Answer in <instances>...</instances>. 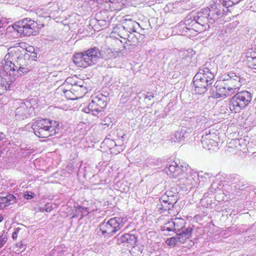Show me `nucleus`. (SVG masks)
<instances>
[{"label": "nucleus", "instance_id": "nucleus-12", "mask_svg": "<svg viewBox=\"0 0 256 256\" xmlns=\"http://www.w3.org/2000/svg\"><path fill=\"white\" fill-rule=\"evenodd\" d=\"M226 86L224 81H217L210 90L211 96L214 98H225Z\"/></svg>", "mask_w": 256, "mask_h": 256}, {"label": "nucleus", "instance_id": "nucleus-42", "mask_svg": "<svg viewBox=\"0 0 256 256\" xmlns=\"http://www.w3.org/2000/svg\"><path fill=\"white\" fill-rule=\"evenodd\" d=\"M33 55L32 56L33 58H36V53H33Z\"/></svg>", "mask_w": 256, "mask_h": 256}, {"label": "nucleus", "instance_id": "nucleus-46", "mask_svg": "<svg viewBox=\"0 0 256 256\" xmlns=\"http://www.w3.org/2000/svg\"><path fill=\"white\" fill-rule=\"evenodd\" d=\"M254 52L256 53V47L254 48Z\"/></svg>", "mask_w": 256, "mask_h": 256}, {"label": "nucleus", "instance_id": "nucleus-19", "mask_svg": "<svg viewBox=\"0 0 256 256\" xmlns=\"http://www.w3.org/2000/svg\"><path fill=\"white\" fill-rule=\"evenodd\" d=\"M16 200V197L12 194H8L5 196H0V209L14 204Z\"/></svg>", "mask_w": 256, "mask_h": 256}, {"label": "nucleus", "instance_id": "nucleus-24", "mask_svg": "<svg viewBox=\"0 0 256 256\" xmlns=\"http://www.w3.org/2000/svg\"><path fill=\"white\" fill-rule=\"evenodd\" d=\"M199 176V175L190 172L186 177V184L193 186L196 183V179Z\"/></svg>", "mask_w": 256, "mask_h": 256}, {"label": "nucleus", "instance_id": "nucleus-20", "mask_svg": "<svg viewBox=\"0 0 256 256\" xmlns=\"http://www.w3.org/2000/svg\"><path fill=\"white\" fill-rule=\"evenodd\" d=\"M196 18V23L198 24V28H200V26H202V30H205L206 28V26L208 28L210 27L209 24H210V20L206 16H199L198 15L194 16Z\"/></svg>", "mask_w": 256, "mask_h": 256}, {"label": "nucleus", "instance_id": "nucleus-45", "mask_svg": "<svg viewBox=\"0 0 256 256\" xmlns=\"http://www.w3.org/2000/svg\"><path fill=\"white\" fill-rule=\"evenodd\" d=\"M252 59H253L254 60H255V59H256V56H254V57H252Z\"/></svg>", "mask_w": 256, "mask_h": 256}, {"label": "nucleus", "instance_id": "nucleus-28", "mask_svg": "<svg viewBox=\"0 0 256 256\" xmlns=\"http://www.w3.org/2000/svg\"><path fill=\"white\" fill-rule=\"evenodd\" d=\"M197 15L202 16H206L210 20V14L208 8L202 9L200 12L197 13Z\"/></svg>", "mask_w": 256, "mask_h": 256}, {"label": "nucleus", "instance_id": "nucleus-40", "mask_svg": "<svg viewBox=\"0 0 256 256\" xmlns=\"http://www.w3.org/2000/svg\"><path fill=\"white\" fill-rule=\"evenodd\" d=\"M20 248H23L24 247V244H22V242L18 246Z\"/></svg>", "mask_w": 256, "mask_h": 256}, {"label": "nucleus", "instance_id": "nucleus-41", "mask_svg": "<svg viewBox=\"0 0 256 256\" xmlns=\"http://www.w3.org/2000/svg\"><path fill=\"white\" fill-rule=\"evenodd\" d=\"M149 234H150V236H154V235H155L154 232H150V233H149Z\"/></svg>", "mask_w": 256, "mask_h": 256}, {"label": "nucleus", "instance_id": "nucleus-43", "mask_svg": "<svg viewBox=\"0 0 256 256\" xmlns=\"http://www.w3.org/2000/svg\"><path fill=\"white\" fill-rule=\"evenodd\" d=\"M22 107H20V108H18L16 110H17V112H20V109L22 108Z\"/></svg>", "mask_w": 256, "mask_h": 256}, {"label": "nucleus", "instance_id": "nucleus-3", "mask_svg": "<svg viewBox=\"0 0 256 256\" xmlns=\"http://www.w3.org/2000/svg\"><path fill=\"white\" fill-rule=\"evenodd\" d=\"M209 66L210 63H206L193 78V85L198 94L205 93L214 82V72Z\"/></svg>", "mask_w": 256, "mask_h": 256}, {"label": "nucleus", "instance_id": "nucleus-37", "mask_svg": "<svg viewBox=\"0 0 256 256\" xmlns=\"http://www.w3.org/2000/svg\"><path fill=\"white\" fill-rule=\"evenodd\" d=\"M154 96L153 94L148 92L147 94L145 96L144 98H148L150 100L151 98H153Z\"/></svg>", "mask_w": 256, "mask_h": 256}, {"label": "nucleus", "instance_id": "nucleus-21", "mask_svg": "<svg viewBox=\"0 0 256 256\" xmlns=\"http://www.w3.org/2000/svg\"><path fill=\"white\" fill-rule=\"evenodd\" d=\"M180 59L178 60V67L186 66L188 65L191 58L188 54H185L184 52H180Z\"/></svg>", "mask_w": 256, "mask_h": 256}, {"label": "nucleus", "instance_id": "nucleus-7", "mask_svg": "<svg viewBox=\"0 0 256 256\" xmlns=\"http://www.w3.org/2000/svg\"><path fill=\"white\" fill-rule=\"evenodd\" d=\"M252 100V94L248 91L237 92L230 99L228 104L229 108L232 112H239L250 102Z\"/></svg>", "mask_w": 256, "mask_h": 256}, {"label": "nucleus", "instance_id": "nucleus-4", "mask_svg": "<svg viewBox=\"0 0 256 256\" xmlns=\"http://www.w3.org/2000/svg\"><path fill=\"white\" fill-rule=\"evenodd\" d=\"M32 128L38 137L47 138L60 132V124L56 121L40 119L34 122Z\"/></svg>", "mask_w": 256, "mask_h": 256}, {"label": "nucleus", "instance_id": "nucleus-23", "mask_svg": "<svg viewBox=\"0 0 256 256\" xmlns=\"http://www.w3.org/2000/svg\"><path fill=\"white\" fill-rule=\"evenodd\" d=\"M8 82L2 76H0V95L4 93L6 90L13 88L14 86L12 82L8 84Z\"/></svg>", "mask_w": 256, "mask_h": 256}, {"label": "nucleus", "instance_id": "nucleus-31", "mask_svg": "<svg viewBox=\"0 0 256 256\" xmlns=\"http://www.w3.org/2000/svg\"><path fill=\"white\" fill-rule=\"evenodd\" d=\"M35 194L34 192H26L24 194V198L27 200H30L33 198Z\"/></svg>", "mask_w": 256, "mask_h": 256}, {"label": "nucleus", "instance_id": "nucleus-8", "mask_svg": "<svg viewBox=\"0 0 256 256\" xmlns=\"http://www.w3.org/2000/svg\"><path fill=\"white\" fill-rule=\"evenodd\" d=\"M12 28L14 30L20 34V36L32 35L38 28V24L30 18H26L16 22L13 24Z\"/></svg>", "mask_w": 256, "mask_h": 256}, {"label": "nucleus", "instance_id": "nucleus-35", "mask_svg": "<svg viewBox=\"0 0 256 256\" xmlns=\"http://www.w3.org/2000/svg\"><path fill=\"white\" fill-rule=\"evenodd\" d=\"M19 228H16L15 229L14 231L12 234V238L14 240H16L18 236V234L20 231Z\"/></svg>", "mask_w": 256, "mask_h": 256}, {"label": "nucleus", "instance_id": "nucleus-10", "mask_svg": "<svg viewBox=\"0 0 256 256\" xmlns=\"http://www.w3.org/2000/svg\"><path fill=\"white\" fill-rule=\"evenodd\" d=\"M196 18L192 14L188 15L184 19V23H180L176 25L175 29L178 34L188 36V30H193L195 32L202 30L198 28V24L196 23Z\"/></svg>", "mask_w": 256, "mask_h": 256}, {"label": "nucleus", "instance_id": "nucleus-18", "mask_svg": "<svg viewBox=\"0 0 256 256\" xmlns=\"http://www.w3.org/2000/svg\"><path fill=\"white\" fill-rule=\"evenodd\" d=\"M230 78L227 82L224 81L226 86H230L232 88H238L240 86L241 78L238 74L231 72Z\"/></svg>", "mask_w": 256, "mask_h": 256}, {"label": "nucleus", "instance_id": "nucleus-17", "mask_svg": "<svg viewBox=\"0 0 256 256\" xmlns=\"http://www.w3.org/2000/svg\"><path fill=\"white\" fill-rule=\"evenodd\" d=\"M174 203L170 202L168 196H163L159 200L157 204V208L159 210L166 211L170 210L174 206Z\"/></svg>", "mask_w": 256, "mask_h": 256}, {"label": "nucleus", "instance_id": "nucleus-11", "mask_svg": "<svg viewBox=\"0 0 256 256\" xmlns=\"http://www.w3.org/2000/svg\"><path fill=\"white\" fill-rule=\"evenodd\" d=\"M192 230L190 227H188L182 230H178L176 236L166 240V244L172 246L182 243L183 244L186 239L190 238Z\"/></svg>", "mask_w": 256, "mask_h": 256}, {"label": "nucleus", "instance_id": "nucleus-26", "mask_svg": "<svg viewBox=\"0 0 256 256\" xmlns=\"http://www.w3.org/2000/svg\"><path fill=\"white\" fill-rule=\"evenodd\" d=\"M72 80V78H68L66 82H67L68 83H70V82L71 84H72V86L74 87V88H72V90H75V86H78L80 89V90H82V89H84V90H86V86H84V82L82 80H78L76 82H74V84L70 82V81Z\"/></svg>", "mask_w": 256, "mask_h": 256}, {"label": "nucleus", "instance_id": "nucleus-29", "mask_svg": "<svg viewBox=\"0 0 256 256\" xmlns=\"http://www.w3.org/2000/svg\"><path fill=\"white\" fill-rule=\"evenodd\" d=\"M63 92L67 99L74 100L76 98L74 93L70 90H63Z\"/></svg>", "mask_w": 256, "mask_h": 256}, {"label": "nucleus", "instance_id": "nucleus-2", "mask_svg": "<svg viewBox=\"0 0 256 256\" xmlns=\"http://www.w3.org/2000/svg\"><path fill=\"white\" fill-rule=\"evenodd\" d=\"M114 57H115L114 54L111 49L106 48L104 50H100L94 46L74 54L73 61L78 66L86 68L96 64L100 58L108 60Z\"/></svg>", "mask_w": 256, "mask_h": 256}, {"label": "nucleus", "instance_id": "nucleus-25", "mask_svg": "<svg viewBox=\"0 0 256 256\" xmlns=\"http://www.w3.org/2000/svg\"><path fill=\"white\" fill-rule=\"evenodd\" d=\"M234 178L236 179L237 180H238V182H234L233 184L234 186H232V188L235 190H240L243 191L244 188H243L246 186L245 184H244L242 182H240V176L238 174H235V176H234Z\"/></svg>", "mask_w": 256, "mask_h": 256}, {"label": "nucleus", "instance_id": "nucleus-36", "mask_svg": "<svg viewBox=\"0 0 256 256\" xmlns=\"http://www.w3.org/2000/svg\"><path fill=\"white\" fill-rule=\"evenodd\" d=\"M180 132L181 134L183 135L184 138L188 136V132H186V128H182Z\"/></svg>", "mask_w": 256, "mask_h": 256}, {"label": "nucleus", "instance_id": "nucleus-39", "mask_svg": "<svg viewBox=\"0 0 256 256\" xmlns=\"http://www.w3.org/2000/svg\"><path fill=\"white\" fill-rule=\"evenodd\" d=\"M88 209V208H83L82 206H79L78 208V210L80 211H82V210H85L86 211H87Z\"/></svg>", "mask_w": 256, "mask_h": 256}, {"label": "nucleus", "instance_id": "nucleus-15", "mask_svg": "<svg viewBox=\"0 0 256 256\" xmlns=\"http://www.w3.org/2000/svg\"><path fill=\"white\" fill-rule=\"evenodd\" d=\"M124 21L123 25L120 27L122 30H126L131 33L132 32H136L140 28V24L135 20H132L131 19H125Z\"/></svg>", "mask_w": 256, "mask_h": 256}, {"label": "nucleus", "instance_id": "nucleus-13", "mask_svg": "<svg viewBox=\"0 0 256 256\" xmlns=\"http://www.w3.org/2000/svg\"><path fill=\"white\" fill-rule=\"evenodd\" d=\"M135 231H132L130 233H126L118 237V244H126L134 245L138 241V236L135 234Z\"/></svg>", "mask_w": 256, "mask_h": 256}, {"label": "nucleus", "instance_id": "nucleus-32", "mask_svg": "<svg viewBox=\"0 0 256 256\" xmlns=\"http://www.w3.org/2000/svg\"><path fill=\"white\" fill-rule=\"evenodd\" d=\"M7 240V236L6 234H2L0 236V248L3 246Z\"/></svg>", "mask_w": 256, "mask_h": 256}, {"label": "nucleus", "instance_id": "nucleus-6", "mask_svg": "<svg viewBox=\"0 0 256 256\" xmlns=\"http://www.w3.org/2000/svg\"><path fill=\"white\" fill-rule=\"evenodd\" d=\"M126 221V218L118 216L111 218L107 221L104 220L100 224V230L104 236H112L124 227Z\"/></svg>", "mask_w": 256, "mask_h": 256}, {"label": "nucleus", "instance_id": "nucleus-16", "mask_svg": "<svg viewBox=\"0 0 256 256\" xmlns=\"http://www.w3.org/2000/svg\"><path fill=\"white\" fill-rule=\"evenodd\" d=\"M210 134L202 136L201 140L202 144L204 148L214 150L217 148L218 144L216 140L210 138Z\"/></svg>", "mask_w": 256, "mask_h": 256}, {"label": "nucleus", "instance_id": "nucleus-44", "mask_svg": "<svg viewBox=\"0 0 256 256\" xmlns=\"http://www.w3.org/2000/svg\"><path fill=\"white\" fill-rule=\"evenodd\" d=\"M136 249V248L135 247H133V248H132V250H135Z\"/></svg>", "mask_w": 256, "mask_h": 256}, {"label": "nucleus", "instance_id": "nucleus-1", "mask_svg": "<svg viewBox=\"0 0 256 256\" xmlns=\"http://www.w3.org/2000/svg\"><path fill=\"white\" fill-rule=\"evenodd\" d=\"M26 54L25 50L20 46L10 48L4 56V63H2L4 70L7 73L16 72L20 75L30 72L32 68L28 66L30 60L26 59Z\"/></svg>", "mask_w": 256, "mask_h": 256}, {"label": "nucleus", "instance_id": "nucleus-14", "mask_svg": "<svg viewBox=\"0 0 256 256\" xmlns=\"http://www.w3.org/2000/svg\"><path fill=\"white\" fill-rule=\"evenodd\" d=\"M186 167L182 166H178L176 162H173L168 168L166 172L170 176L176 178L182 174L186 170Z\"/></svg>", "mask_w": 256, "mask_h": 256}, {"label": "nucleus", "instance_id": "nucleus-27", "mask_svg": "<svg viewBox=\"0 0 256 256\" xmlns=\"http://www.w3.org/2000/svg\"><path fill=\"white\" fill-rule=\"evenodd\" d=\"M184 140L183 135H182L180 132H176L171 136V140L173 142H180Z\"/></svg>", "mask_w": 256, "mask_h": 256}, {"label": "nucleus", "instance_id": "nucleus-9", "mask_svg": "<svg viewBox=\"0 0 256 256\" xmlns=\"http://www.w3.org/2000/svg\"><path fill=\"white\" fill-rule=\"evenodd\" d=\"M108 98L102 94H98L90 102L88 106L84 108L86 113L92 112L93 115H96V113L103 112L107 106Z\"/></svg>", "mask_w": 256, "mask_h": 256}, {"label": "nucleus", "instance_id": "nucleus-38", "mask_svg": "<svg viewBox=\"0 0 256 256\" xmlns=\"http://www.w3.org/2000/svg\"><path fill=\"white\" fill-rule=\"evenodd\" d=\"M5 138V134L2 132H0V142Z\"/></svg>", "mask_w": 256, "mask_h": 256}, {"label": "nucleus", "instance_id": "nucleus-5", "mask_svg": "<svg viewBox=\"0 0 256 256\" xmlns=\"http://www.w3.org/2000/svg\"><path fill=\"white\" fill-rule=\"evenodd\" d=\"M240 0H216L210 7H208L210 14V24H213L217 20L222 18L224 14V8L227 10L234 4H238Z\"/></svg>", "mask_w": 256, "mask_h": 256}, {"label": "nucleus", "instance_id": "nucleus-30", "mask_svg": "<svg viewBox=\"0 0 256 256\" xmlns=\"http://www.w3.org/2000/svg\"><path fill=\"white\" fill-rule=\"evenodd\" d=\"M237 90H238V88H232L230 86H226V94L225 98L230 96L232 94L235 93L237 91Z\"/></svg>", "mask_w": 256, "mask_h": 256}, {"label": "nucleus", "instance_id": "nucleus-22", "mask_svg": "<svg viewBox=\"0 0 256 256\" xmlns=\"http://www.w3.org/2000/svg\"><path fill=\"white\" fill-rule=\"evenodd\" d=\"M185 228H180L178 224L173 220H170L165 224L162 228V230L168 232H174L176 234L178 230H184Z\"/></svg>", "mask_w": 256, "mask_h": 256}, {"label": "nucleus", "instance_id": "nucleus-34", "mask_svg": "<svg viewBox=\"0 0 256 256\" xmlns=\"http://www.w3.org/2000/svg\"><path fill=\"white\" fill-rule=\"evenodd\" d=\"M53 209L52 206L50 203H48L45 206V211L46 212H51Z\"/></svg>", "mask_w": 256, "mask_h": 256}, {"label": "nucleus", "instance_id": "nucleus-47", "mask_svg": "<svg viewBox=\"0 0 256 256\" xmlns=\"http://www.w3.org/2000/svg\"><path fill=\"white\" fill-rule=\"evenodd\" d=\"M2 218L0 217V222H2Z\"/></svg>", "mask_w": 256, "mask_h": 256}, {"label": "nucleus", "instance_id": "nucleus-33", "mask_svg": "<svg viewBox=\"0 0 256 256\" xmlns=\"http://www.w3.org/2000/svg\"><path fill=\"white\" fill-rule=\"evenodd\" d=\"M230 76H231V72L228 73L224 75L223 76H222L221 77V80H220L219 81L227 82L228 80H229V78H230Z\"/></svg>", "mask_w": 256, "mask_h": 256}]
</instances>
